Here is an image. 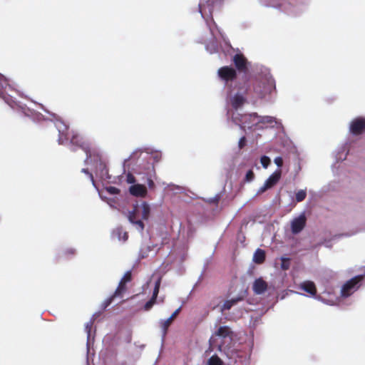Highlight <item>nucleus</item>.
<instances>
[{
    "label": "nucleus",
    "mask_w": 365,
    "mask_h": 365,
    "mask_svg": "<svg viewBox=\"0 0 365 365\" xmlns=\"http://www.w3.org/2000/svg\"><path fill=\"white\" fill-rule=\"evenodd\" d=\"M252 88L250 86L245 92L246 95L253 93L254 97L257 98H264L267 93L271 92L273 87L272 83L268 81L255 80L252 84Z\"/></svg>",
    "instance_id": "7ed1b4c3"
},
{
    "label": "nucleus",
    "mask_w": 365,
    "mask_h": 365,
    "mask_svg": "<svg viewBox=\"0 0 365 365\" xmlns=\"http://www.w3.org/2000/svg\"><path fill=\"white\" fill-rule=\"evenodd\" d=\"M245 98L240 94H235L231 100V105L233 108L237 110L245 102Z\"/></svg>",
    "instance_id": "f3484780"
},
{
    "label": "nucleus",
    "mask_w": 365,
    "mask_h": 365,
    "mask_svg": "<svg viewBox=\"0 0 365 365\" xmlns=\"http://www.w3.org/2000/svg\"><path fill=\"white\" fill-rule=\"evenodd\" d=\"M282 175V170H277L265 181V184L269 188L274 187L279 180Z\"/></svg>",
    "instance_id": "ddd939ff"
},
{
    "label": "nucleus",
    "mask_w": 365,
    "mask_h": 365,
    "mask_svg": "<svg viewBox=\"0 0 365 365\" xmlns=\"http://www.w3.org/2000/svg\"><path fill=\"white\" fill-rule=\"evenodd\" d=\"M147 184H148V186L150 189H154L155 188V183L153 182V180L150 178H148L147 179Z\"/></svg>",
    "instance_id": "e433bc0d"
},
{
    "label": "nucleus",
    "mask_w": 365,
    "mask_h": 365,
    "mask_svg": "<svg viewBox=\"0 0 365 365\" xmlns=\"http://www.w3.org/2000/svg\"><path fill=\"white\" fill-rule=\"evenodd\" d=\"M128 232H124L123 234V238H122L123 241H124V242L128 240Z\"/></svg>",
    "instance_id": "a19ab883"
},
{
    "label": "nucleus",
    "mask_w": 365,
    "mask_h": 365,
    "mask_svg": "<svg viewBox=\"0 0 365 365\" xmlns=\"http://www.w3.org/2000/svg\"><path fill=\"white\" fill-rule=\"evenodd\" d=\"M135 181V176L132 173H128L126 175V182L129 184H133Z\"/></svg>",
    "instance_id": "2f4dec72"
},
{
    "label": "nucleus",
    "mask_w": 365,
    "mask_h": 365,
    "mask_svg": "<svg viewBox=\"0 0 365 365\" xmlns=\"http://www.w3.org/2000/svg\"><path fill=\"white\" fill-rule=\"evenodd\" d=\"M126 291H127L126 284H124V283L120 282L115 292L113 293V297L122 298L123 296V294Z\"/></svg>",
    "instance_id": "6ab92c4d"
},
{
    "label": "nucleus",
    "mask_w": 365,
    "mask_h": 365,
    "mask_svg": "<svg viewBox=\"0 0 365 365\" xmlns=\"http://www.w3.org/2000/svg\"><path fill=\"white\" fill-rule=\"evenodd\" d=\"M259 118V116L257 113L245 114L241 116V119H240V122L241 123H245L247 120H251L252 118Z\"/></svg>",
    "instance_id": "412c9836"
},
{
    "label": "nucleus",
    "mask_w": 365,
    "mask_h": 365,
    "mask_svg": "<svg viewBox=\"0 0 365 365\" xmlns=\"http://www.w3.org/2000/svg\"><path fill=\"white\" fill-rule=\"evenodd\" d=\"M156 302V299H153V297H151L144 305V309L145 311H148L150 310L153 306L155 304Z\"/></svg>",
    "instance_id": "cd10ccee"
},
{
    "label": "nucleus",
    "mask_w": 365,
    "mask_h": 365,
    "mask_svg": "<svg viewBox=\"0 0 365 365\" xmlns=\"http://www.w3.org/2000/svg\"><path fill=\"white\" fill-rule=\"evenodd\" d=\"M160 279H158L155 282V287H158V289H160Z\"/></svg>",
    "instance_id": "79ce46f5"
},
{
    "label": "nucleus",
    "mask_w": 365,
    "mask_h": 365,
    "mask_svg": "<svg viewBox=\"0 0 365 365\" xmlns=\"http://www.w3.org/2000/svg\"><path fill=\"white\" fill-rule=\"evenodd\" d=\"M364 277V275H357L347 281L341 287V296L347 297L356 291Z\"/></svg>",
    "instance_id": "39448f33"
},
{
    "label": "nucleus",
    "mask_w": 365,
    "mask_h": 365,
    "mask_svg": "<svg viewBox=\"0 0 365 365\" xmlns=\"http://www.w3.org/2000/svg\"><path fill=\"white\" fill-rule=\"evenodd\" d=\"M131 280H132V273L130 271H128L125 273V274L121 278L120 282H121L124 284H127L128 282H130Z\"/></svg>",
    "instance_id": "393cba45"
},
{
    "label": "nucleus",
    "mask_w": 365,
    "mask_h": 365,
    "mask_svg": "<svg viewBox=\"0 0 365 365\" xmlns=\"http://www.w3.org/2000/svg\"><path fill=\"white\" fill-rule=\"evenodd\" d=\"M307 197V192L304 190H300L296 192L295 199L296 201L299 202L303 201Z\"/></svg>",
    "instance_id": "4be33fe9"
},
{
    "label": "nucleus",
    "mask_w": 365,
    "mask_h": 365,
    "mask_svg": "<svg viewBox=\"0 0 365 365\" xmlns=\"http://www.w3.org/2000/svg\"><path fill=\"white\" fill-rule=\"evenodd\" d=\"M260 162L264 168H267L270 163V159L269 157L264 155L261 158Z\"/></svg>",
    "instance_id": "c756f323"
},
{
    "label": "nucleus",
    "mask_w": 365,
    "mask_h": 365,
    "mask_svg": "<svg viewBox=\"0 0 365 365\" xmlns=\"http://www.w3.org/2000/svg\"><path fill=\"white\" fill-rule=\"evenodd\" d=\"M93 322H94V319H91L88 323H86V324L85 326V329L88 334V337L90 336L91 331L92 327L93 325Z\"/></svg>",
    "instance_id": "7c9ffc66"
},
{
    "label": "nucleus",
    "mask_w": 365,
    "mask_h": 365,
    "mask_svg": "<svg viewBox=\"0 0 365 365\" xmlns=\"http://www.w3.org/2000/svg\"><path fill=\"white\" fill-rule=\"evenodd\" d=\"M215 335L217 336L226 338L227 336H231L232 335V331L229 327L222 326L218 328V329L215 331Z\"/></svg>",
    "instance_id": "a211bd4d"
},
{
    "label": "nucleus",
    "mask_w": 365,
    "mask_h": 365,
    "mask_svg": "<svg viewBox=\"0 0 365 365\" xmlns=\"http://www.w3.org/2000/svg\"><path fill=\"white\" fill-rule=\"evenodd\" d=\"M220 200V196L219 195H215L214 197L210 198L208 200V202L210 204L217 205Z\"/></svg>",
    "instance_id": "473e14b6"
},
{
    "label": "nucleus",
    "mask_w": 365,
    "mask_h": 365,
    "mask_svg": "<svg viewBox=\"0 0 365 365\" xmlns=\"http://www.w3.org/2000/svg\"><path fill=\"white\" fill-rule=\"evenodd\" d=\"M281 268L283 270H287L290 267V259L286 258V257H282L281 258Z\"/></svg>",
    "instance_id": "b1692460"
},
{
    "label": "nucleus",
    "mask_w": 365,
    "mask_h": 365,
    "mask_svg": "<svg viewBox=\"0 0 365 365\" xmlns=\"http://www.w3.org/2000/svg\"><path fill=\"white\" fill-rule=\"evenodd\" d=\"M307 218L304 214L300 215L298 217L294 218L291 222V230L293 234H298L306 226Z\"/></svg>",
    "instance_id": "6e6552de"
},
{
    "label": "nucleus",
    "mask_w": 365,
    "mask_h": 365,
    "mask_svg": "<svg viewBox=\"0 0 365 365\" xmlns=\"http://www.w3.org/2000/svg\"><path fill=\"white\" fill-rule=\"evenodd\" d=\"M267 288V283L261 277L256 279L252 285L253 292L256 294H262L264 293Z\"/></svg>",
    "instance_id": "9b49d317"
},
{
    "label": "nucleus",
    "mask_w": 365,
    "mask_h": 365,
    "mask_svg": "<svg viewBox=\"0 0 365 365\" xmlns=\"http://www.w3.org/2000/svg\"><path fill=\"white\" fill-rule=\"evenodd\" d=\"M349 130L354 135L362 134L365 131V118L359 117L354 119L350 124Z\"/></svg>",
    "instance_id": "0eeeda50"
},
{
    "label": "nucleus",
    "mask_w": 365,
    "mask_h": 365,
    "mask_svg": "<svg viewBox=\"0 0 365 365\" xmlns=\"http://www.w3.org/2000/svg\"><path fill=\"white\" fill-rule=\"evenodd\" d=\"M81 172L83 173H86V175H88L89 176V178L91 179V182H93V184H94L95 181H94V179H93V176L92 175V173H91L88 169L86 168H83L81 170Z\"/></svg>",
    "instance_id": "f704fd0d"
},
{
    "label": "nucleus",
    "mask_w": 365,
    "mask_h": 365,
    "mask_svg": "<svg viewBox=\"0 0 365 365\" xmlns=\"http://www.w3.org/2000/svg\"><path fill=\"white\" fill-rule=\"evenodd\" d=\"M56 126L58 130V143L63 145L70 143L73 145H76L86 153V160L91 157V150L88 144L86 143L83 138L78 133L69 130V128L63 122L59 120L56 123Z\"/></svg>",
    "instance_id": "f257e3e1"
},
{
    "label": "nucleus",
    "mask_w": 365,
    "mask_h": 365,
    "mask_svg": "<svg viewBox=\"0 0 365 365\" xmlns=\"http://www.w3.org/2000/svg\"><path fill=\"white\" fill-rule=\"evenodd\" d=\"M150 213V205L146 202H142L140 204L136 203L133 205V210L128 212V218L130 223L142 232L145 228L143 220H147Z\"/></svg>",
    "instance_id": "f03ea898"
},
{
    "label": "nucleus",
    "mask_w": 365,
    "mask_h": 365,
    "mask_svg": "<svg viewBox=\"0 0 365 365\" xmlns=\"http://www.w3.org/2000/svg\"><path fill=\"white\" fill-rule=\"evenodd\" d=\"M66 253L73 255L75 254V250L73 249H70L66 251Z\"/></svg>",
    "instance_id": "37998d69"
},
{
    "label": "nucleus",
    "mask_w": 365,
    "mask_h": 365,
    "mask_svg": "<svg viewBox=\"0 0 365 365\" xmlns=\"http://www.w3.org/2000/svg\"><path fill=\"white\" fill-rule=\"evenodd\" d=\"M255 173L252 170H249L245 177L244 181L245 182H251L255 179Z\"/></svg>",
    "instance_id": "a878e982"
},
{
    "label": "nucleus",
    "mask_w": 365,
    "mask_h": 365,
    "mask_svg": "<svg viewBox=\"0 0 365 365\" xmlns=\"http://www.w3.org/2000/svg\"><path fill=\"white\" fill-rule=\"evenodd\" d=\"M242 300H243V297H237L235 298L225 301L221 307V312H222L225 310L230 309L234 305L237 304L238 302H240Z\"/></svg>",
    "instance_id": "dca6fc26"
},
{
    "label": "nucleus",
    "mask_w": 365,
    "mask_h": 365,
    "mask_svg": "<svg viewBox=\"0 0 365 365\" xmlns=\"http://www.w3.org/2000/svg\"><path fill=\"white\" fill-rule=\"evenodd\" d=\"M8 86L9 85L7 79L0 73V97H1L5 101H7V98L5 96L3 89Z\"/></svg>",
    "instance_id": "aec40b11"
},
{
    "label": "nucleus",
    "mask_w": 365,
    "mask_h": 365,
    "mask_svg": "<svg viewBox=\"0 0 365 365\" xmlns=\"http://www.w3.org/2000/svg\"><path fill=\"white\" fill-rule=\"evenodd\" d=\"M219 77L226 83L233 81L237 78V71L230 66H222L217 71Z\"/></svg>",
    "instance_id": "423d86ee"
},
{
    "label": "nucleus",
    "mask_w": 365,
    "mask_h": 365,
    "mask_svg": "<svg viewBox=\"0 0 365 365\" xmlns=\"http://www.w3.org/2000/svg\"><path fill=\"white\" fill-rule=\"evenodd\" d=\"M233 63L238 71L247 73L248 71L247 60L242 53H237L233 56Z\"/></svg>",
    "instance_id": "1a4fd4ad"
},
{
    "label": "nucleus",
    "mask_w": 365,
    "mask_h": 365,
    "mask_svg": "<svg viewBox=\"0 0 365 365\" xmlns=\"http://www.w3.org/2000/svg\"><path fill=\"white\" fill-rule=\"evenodd\" d=\"M266 259V254L264 250L258 248L254 253L253 262L257 264H262Z\"/></svg>",
    "instance_id": "2eb2a0df"
},
{
    "label": "nucleus",
    "mask_w": 365,
    "mask_h": 365,
    "mask_svg": "<svg viewBox=\"0 0 365 365\" xmlns=\"http://www.w3.org/2000/svg\"><path fill=\"white\" fill-rule=\"evenodd\" d=\"M274 163L278 167H281L283 164V160L280 157H277L274 159Z\"/></svg>",
    "instance_id": "4c0bfd02"
},
{
    "label": "nucleus",
    "mask_w": 365,
    "mask_h": 365,
    "mask_svg": "<svg viewBox=\"0 0 365 365\" xmlns=\"http://www.w3.org/2000/svg\"><path fill=\"white\" fill-rule=\"evenodd\" d=\"M210 346H212V338L210 339Z\"/></svg>",
    "instance_id": "a18cd8bd"
},
{
    "label": "nucleus",
    "mask_w": 365,
    "mask_h": 365,
    "mask_svg": "<svg viewBox=\"0 0 365 365\" xmlns=\"http://www.w3.org/2000/svg\"><path fill=\"white\" fill-rule=\"evenodd\" d=\"M299 288L309 294L312 297L317 294V290L315 284L312 281H304L299 284Z\"/></svg>",
    "instance_id": "f8f14e48"
},
{
    "label": "nucleus",
    "mask_w": 365,
    "mask_h": 365,
    "mask_svg": "<svg viewBox=\"0 0 365 365\" xmlns=\"http://www.w3.org/2000/svg\"><path fill=\"white\" fill-rule=\"evenodd\" d=\"M269 189V187L267 186V185L264 183L262 187H259V189L257 191V195L262 194L264 192L267 190Z\"/></svg>",
    "instance_id": "c9c22d12"
},
{
    "label": "nucleus",
    "mask_w": 365,
    "mask_h": 365,
    "mask_svg": "<svg viewBox=\"0 0 365 365\" xmlns=\"http://www.w3.org/2000/svg\"><path fill=\"white\" fill-rule=\"evenodd\" d=\"M222 360L216 355L211 356L208 360L209 365H222Z\"/></svg>",
    "instance_id": "5701e85b"
},
{
    "label": "nucleus",
    "mask_w": 365,
    "mask_h": 365,
    "mask_svg": "<svg viewBox=\"0 0 365 365\" xmlns=\"http://www.w3.org/2000/svg\"><path fill=\"white\" fill-rule=\"evenodd\" d=\"M141 257V258H144V257H145V254H143V255H141V257Z\"/></svg>",
    "instance_id": "49530a36"
},
{
    "label": "nucleus",
    "mask_w": 365,
    "mask_h": 365,
    "mask_svg": "<svg viewBox=\"0 0 365 365\" xmlns=\"http://www.w3.org/2000/svg\"><path fill=\"white\" fill-rule=\"evenodd\" d=\"M246 142H247L246 138L245 136H242L240 139L239 143H238V146H239L240 149H242L245 146Z\"/></svg>",
    "instance_id": "72a5a7b5"
},
{
    "label": "nucleus",
    "mask_w": 365,
    "mask_h": 365,
    "mask_svg": "<svg viewBox=\"0 0 365 365\" xmlns=\"http://www.w3.org/2000/svg\"><path fill=\"white\" fill-rule=\"evenodd\" d=\"M117 298L116 297H113V294L106 299L102 304V307L103 309H106L112 302L113 301Z\"/></svg>",
    "instance_id": "bb28decb"
},
{
    "label": "nucleus",
    "mask_w": 365,
    "mask_h": 365,
    "mask_svg": "<svg viewBox=\"0 0 365 365\" xmlns=\"http://www.w3.org/2000/svg\"><path fill=\"white\" fill-rule=\"evenodd\" d=\"M106 191L110 195H118L120 193V190L113 186L107 187Z\"/></svg>",
    "instance_id": "c85d7f7f"
},
{
    "label": "nucleus",
    "mask_w": 365,
    "mask_h": 365,
    "mask_svg": "<svg viewBox=\"0 0 365 365\" xmlns=\"http://www.w3.org/2000/svg\"><path fill=\"white\" fill-rule=\"evenodd\" d=\"M158 293H159V289L158 287H154L152 297L153 299H156L158 297Z\"/></svg>",
    "instance_id": "58836bf2"
},
{
    "label": "nucleus",
    "mask_w": 365,
    "mask_h": 365,
    "mask_svg": "<svg viewBox=\"0 0 365 365\" xmlns=\"http://www.w3.org/2000/svg\"><path fill=\"white\" fill-rule=\"evenodd\" d=\"M180 310L181 308L179 307L172 314V315L168 319L162 322V329L164 335L166 334L168 327L170 326L175 318L179 314Z\"/></svg>",
    "instance_id": "4468645a"
},
{
    "label": "nucleus",
    "mask_w": 365,
    "mask_h": 365,
    "mask_svg": "<svg viewBox=\"0 0 365 365\" xmlns=\"http://www.w3.org/2000/svg\"><path fill=\"white\" fill-rule=\"evenodd\" d=\"M116 232H117V233H118V238L120 240V239H121V237H120V235H121V232H122V230H121V229H118V230H116Z\"/></svg>",
    "instance_id": "c03bdc74"
},
{
    "label": "nucleus",
    "mask_w": 365,
    "mask_h": 365,
    "mask_svg": "<svg viewBox=\"0 0 365 365\" xmlns=\"http://www.w3.org/2000/svg\"><path fill=\"white\" fill-rule=\"evenodd\" d=\"M129 192L135 197H145L147 195L148 190L144 185L135 184L129 187Z\"/></svg>",
    "instance_id": "9d476101"
},
{
    "label": "nucleus",
    "mask_w": 365,
    "mask_h": 365,
    "mask_svg": "<svg viewBox=\"0 0 365 365\" xmlns=\"http://www.w3.org/2000/svg\"><path fill=\"white\" fill-rule=\"evenodd\" d=\"M261 122L262 123H272V117H269V116L263 117V120H261Z\"/></svg>",
    "instance_id": "ea45409f"
},
{
    "label": "nucleus",
    "mask_w": 365,
    "mask_h": 365,
    "mask_svg": "<svg viewBox=\"0 0 365 365\" xmlns=\"http://www.w3.org/2000/svg\"><path fill=\"white\" fill-rule=\"evenodd\" d=\"M224 0H200L198 7L199 11L206 21L210 19L213 21L212 14L215 9L221 7Z\"/></svg>",
    "instance_id": "20e7f679"
}]
</instances>
